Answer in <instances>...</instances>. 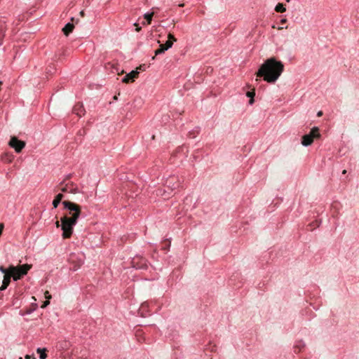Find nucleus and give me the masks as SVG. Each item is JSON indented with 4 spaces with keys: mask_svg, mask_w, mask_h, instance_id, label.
Returning <instances> with one entry per match:
<instances>
[{
    "mask_svg": "<svg viewBox=\"0 0 359 359\" xmlns=\"http://www.w3.org/2000/svg\"><path fill=\"white\" fill-rule=\"evenodd\" d=\"M168 41H171L173 43L174 41H176L177 39H176V38L172 34H168Z\"/></svg>",
    "mask_w": 359,
    "mask_h": 359,
    "instance_id": "23",
    "label": "nucleus"
},
{
    "mask_svg": "<svg viewBox=\"0 0 359 359\" xmlns=\"http://www.w3.org/2000/svg\"><path fill=\"white\" fill-rule=\"evenodd\" d=\"M143 67L142 65H140L138 68H137V69H136V70H137V69L142 70V69H143V67Z\"/></svg>",
    "mask_w": 359,
    "mask_h": 359,
    "instance_id": "35",
    "label": "nucleus"
},
{
    "mask_svg": "<svg viewBox=\"0 0 359 359\" xmlns=\"http://www.w3.org/2000/svg\"><path fill=\"white\" fill-rule=\"evenodd\" d=\"M44 297L46 299V300H50L51 299V295L50 294L48 291L45 292Z\"/></svg>",
    "mask_w": 359,
    "mask_h": 359,
    "instance_id": "25",
    "label": "nucleus"
},
{
    "mask_svg": "<svg viewBox=\"0 0 359 359\" xmlns=\"http://www.w3.org/2000/svg\"><path fill=\"white\" fill-rule=\"evenodd\" d=\"M139 72L137 70H133L129 74H126L123 79L122 81L125 83L133 82L136 78L138 77Z\"/></svg>",
    "mask_w": 359,
    "mask_h": 359,
    "instance_id": "11",
    "label": "nucleus"
},
{
    "mask_svg": "<svg viewBox=\"0 0 359 359\" xmlns=\"http://www.w3.org/2000/svg\"><path fill=\"white\" fill-rule=\"evenodd\" d=\"M73 113L80 117L84 115L85 109L83 104L80 102L76 104L73 107Z\"/></svg>",
    "mask_w": 359,
    "mask_h": 359,
    "instance_id": "12",
    "label": "nucleus"
},
{
    "mask_svg": "<svg viewBox=\"0 0 359 359\" xmlns=\"http://www.w3.org/2000/svg\"><path fill=\"white\" fill-rule=\"evenodd\" d=\"M246 95L248 97H250V100H249V103L250 104H252L254 103V96L255 95V90H252V91H248L247 93H246Z\"/></svg>",
    "mask_w": 359,
    "mask_h": 359,
    "instance_id": "20",
    "label": "nucleus"
},
{
    "mask_svg": "<svg viewBox=\"0 0 359 359\" xmlns=\"http://www.w3.org/2000/svg\"><path fill=\"white\" fill-rule=\"evenodd\" d=\"M49 304H50V301H49V300H46V301L43 303V304H42V306H41V308H45V307H46Z\"/></svg>",
    "mask_w": 359,
    "mask_h": 359,
    "instance_id": "26",
    "label": "nucleus"
},
{
    "mask_svg": "<svg viewBox=\"0 0 359 359\" xmlns=\"http://www.w3.org/2000/svg\"><path fill=\"white\" fill-rule=\"evenodd\" d=\"M19 359H22V358H20Z\"/></svg>",
    "mask_w": 359,
    "mask_h": 359,
    "instance_id": "40",
    "label": "nucleus"
},
{
    "mask_svg": "<svg viewBox=\"0 0 359 359\" xmlns=\"http://www.w3.org/2000/svg\"><path fill=\"white\" fill-rule=\"evenodd\" d=\"M179 6H180V7H183V6H184V4H180L179 5Z\"/></svg>",
    "mask_w": 359,
    "mask_h": 359,
    "instance_id": "37",
    "label": "nucleus"
},
{
    "mask_svg": "<svg viewBox=\"0 0 359 359\" xmlns=\"http://www.w3.org/2000/svg\"><path fill=\"white\" fill-rule=\"evenodd\" d=\"M69 261L72 265L73 270L76 271L83 264V255L82 254L76 255L75 253H72L69 255Z\"/></svg>",
    "mask_w": 359,
    "mask_h": 359,
    "instance_id": "5",
    "label": "nucleus"
},
{
    "mask_svg": "<svg viewBox=\"0 0 359 359\" xmlns=\"http://www.w3.org/2000/svg\"><path fill=\"white\" fill-rule=\"evenodd\" d=\"M343 174H346V170H344L343 172H342Z\"/></svg>",
    "mask_w": 359,
    "mask_h": 359,
    "instance_id": "38",
    "label": "nucleus"
},
{
    "mask_svg": "<svg viewBox=\"0 0 359 359\" xmlns=\"http://www.w3.org/2000/svg\"><path fill=\"white\" fill-rule=\"evenodd\" d=\"M134 25L136 27V31L140 32L141 30V27L139 26L137 23H135Z\"/></svg>",
    "mask_w": 359,
    "mask_h": 359,
    "instance_id": "27",
    "label": "nucleus"
},
{
    "mask_svg": "<svg viewBox=\"0 0 359 359\" xmlns=\"http://www.w3.org/2000/svg\"><path fill=\"white\" fill-rule=\"evenodd\" d=\"M15 272H16L15 266H9V273H6L4 276V280L1 286L0 287V290L3 291L7 288L11 283V278L13 277L14 278Z\"/></svg>",
    "mask_w": 359,
    "mask_h": 359,
    "instance_id": "6",
    "label": "nucleus"
},
{
    "mask_svg": "<svg viewBox=\"0 0 359 359\" xmlns=\"http://www.w3.org/2000/svg\"><path fill=\"white\" fill-rule=\"evenodd\" d=\"M3 160L7 163H11L13 160V156L12 155H10V154H5L3 157H2Z\"/></svg>",
    "mask_w": 359,
    "mask_h": 359,
    "instance_id": "21",
    "label": "nucleus"
},
{
    "mask_svg": "<svg viewBox=\"0 0 359 359\" xmlns=\"http://www.w3.org/2000/svg\"><path fill=\"white\" fill-rule=\"evenodd\" d=\"M275 11L277 13H284L286 11V8L283 4L278 3L275 7Z\"/></svg>",
    "mask_w": 359,
    "mask_h": 359,
    "instance_id": "19",
    "label": "nucleus"
},
{
    "mask_svg": "<svg viewBox=\"0 0 359 359\" xmlns=\"http://www.w3.org/2000/svg\"><path fill=\"white\" fill-rule=\"evenodd\" d=\"M9 145L13 148L17 153H20L25 148V142L18 140L16 137H12L10 140Z\"/></svg>",
    "mask_w": 359,
    "mask_h": 359,
    "instance_id": "7",
    "label": "nucleus"
},
{
    "mask_svg": "<svg viewBox=\"0 0 359 359\" xmlns=\"http://www.w3.org/2000/svg\"><path fill=\"white\" fill-rule=\"evenodd\" d=\"M286 22H287V19L283 18L280 20V24H285V23H286Z\"/></svg>",
    "mask_w": 359,
    "mask_h": 359,
    "instance_id": "30",
    "label": "nucleus"
},
{
    "mask_svg": "<svg viewBox=\"0 0 359 359\" xmlns=\"http://www.w3.org/2000/svg\"><path fill=\"white\" fill-rule=\"evenodd\" d=\"M172 46V41H167L165 43L161 44L160 48L155 50V55L152 57V60L155 59V56L163 53L165 50L171 48Z\"/></svg>",
    "mask_w": 359,
    "mask_h": 359,
    "instance_id": "10",
    "label": "nucleus"
},
{
    "mask_svg": "<svg viewBox=\"0 0 359 359\" xmlns=\"http://www.w3.org/2000/svg\"><path fill=\"white\" fill-rule=\"evenodd\" d=\"M25 358V359H31V358L36 359L34 356H31L29 355H26Z\"/></svg>",
    "mask_w": 359,
    "mask_h": 359,
    "instance_id": "29",
    "label": "nucleus"
},
{
    "mask_svg": "<svg viewBox=\"0 0 359 359\" xmlns=\"http://www.w3.org/2000/svg\"><path fill=\"white\" fill-rule=\"evenodd\" d=\"M320 137L319 128L318 127H313L309 134L304 135L302 137V144L305 147H308L313 142L314 138H319Z\"/></svg>",
    "mask_w": 359,
    "mask_h": 359,
    "instance_id": "4",
    "label": "nucleus"
},
{
    "mask_svg": "<svg viewBox=\"0 0 359 359\" xmlns=\"http://www.w3.org/2000/svg\"><path fill=\"white\" fill-rule=\"evenodd\" d=\"M71 175L67 176L57 187V190L61 191L64 193L69 194H77L79 193L78 186L71 182L70 180Z\"/></svg>",
    "mask_w": 359,
    "mask_h": 359,
    "instance_id": "3",
    "label": "nucleus"
},
{
    "mask_svg": "<svg viewBox=\"0 0 359 359\" xmlns=\"http://www.w3.org/2000/svg\"><path fill=\"white\" fill-rule=\"evenodd\" d=\"M305 344L302 341H299L294 346V351L296 353H298L302 351V350L304 348Z\"/></svg>",
    "mask_w": 359,
    "mask_h": 359,
    "instance_id": "15",
    "label": "nucleus"
},
{
    "mask_svg": "<svg viewBox=\"0 0 359 359\" xmlns=\"http://www.w3.org/2000/svg\"><path fill=\"white\" fill-rule=\"evenodd\" d=\"M64 198V196L62 194H58L54 198L53 201V205L55 208H56L60 203L62 201V198Z\"/></svg>",
    "mask_w": 359,
    "mask_h": 359,
    "instance_id": "16",
    "label": "nucleus"
},
{
    "mask_svg": "<svg viewBox=\"0 0 359 359\" xmlns=\"http://www.w3.org/2000/svg\"><path fill=\"white\" fill-rule=\"evenodd\" d=\"M284 71V65L276 57H270L260 66L256 73L257 77H263L268 83H273L280 76Z\"/></svg>",
    "mask_w": 359,
    "mask_h": 359,
    "instance_id": "2",
    "label": "nucleus"
},
{
    "mask_svg": "<svg viewBox=\"0 0 359 359\" xmlns=\"http://www.w3.org/2000/svg\"><path fill=\"white\" fill-rule=\"evenodd\" d=\"M311 228V230H313V229H315L316 226H319V223L318 222H315L314 223H311L309 224Z\"/></svg>",
    "mask_w": 359,
    "mask_h": 359,
    "instance_id": "24",
    "label": "nucleus"
},
{
    "mask_svg": "<svg viewBox=\"0 0 359 359\" xmlns=\"http://www.w3.org/2000/svg\"><path fill=\"white\" fill-rule=\"evenodd\" d=\"M0 271H1L5 275L6 273H9V268L6 269L3 266H0Z\"/></svg>",
    "mask_w": 359,
    "mask_h": 359,
    "instance_id": "22",
    "label": "nucleus"
},
{
    "mask_svg": "<svg viewBox=\"0 0 359 359\" xmlns=\"http://www.w3.org/2000/svg\"><path fill=\"white\" fill-rule=\"evenodd\" d=\"M147 306V303H144V304H142L141 308L143 309Z\"/></svg>",
    "mask_w": 359,
    "mask_h": 359,
    "instance_id": "34",
    "label": "nucleus"
},
{
    "mask_svg": "<svg viewBox=\"0 0 359 359\" xmlns=\"http://www.w3.org/2000/svg\"><path fill=\"white\" fill-rule=\"evenodd\" d=\"M62 205L68 212L61 217L60 222L59 221L55 222V226L57 228L61 226L62 238L66 239L69 238L72 235L73 228L81 214V208L79 205L69 201H62Z\"/></svg>",
    "mask_w": 359,
    "mask_h": 359,
    "instance_id": "1",
    "label": "nucleus"
},
{
    "mask_svg": "<svg viewBox=\"0 0 359 359\" xmlns=\"http://www.w3.org/2000/svg\"><path fill=\"white\" fill-rule=\"evenodd\" d=\"M322 115H323V111H318V114H317V116L318 117L321 116Z\"/></svg>",
    "mask_w": 359,
    "mask_h": 359,
    "instance_id": "33",
    "label": "nucleus"
},
{
    "mask_svg": "<svg viewBox=\"0 0 359 359\" xmlns=\"http://www.w3.org/2000/svg\"><path fill=\"white\" fill-rule=\"evenodd\" d=\"M180 183L177 177L172 176L168 178L165 183V187L171 191L179 187Z\"/></svg>",
    "mask_w": 359,
    "mask_h": 359,
    "instance_id": "9",
    "label": "nucleus"
},
{
    "mask_svg": "<svg viewBox=\"0 0 359 359\" xmlns=\"http://www.w3.org/2000/svg\"><path fill=\"white\" fill-rule=\"evenodd\" d=\"M46 351H47L46 348H38L36 349V352L40 354V359H46V358H47Z\"/></svg>",
    "mask_w": 359,
    "mask_h": 359,
    "instance_id": "18",
    "label": "nucleus"
},
{
    "mask_svg": "<svg viewBox=\"0 0 359 359\" xmlns=\"http://www.w3.org/2000/svg\"><path fill=\"white\" fill-rule=\"evenodd\" d=\"M153 15H154V13L144 14V19L146 20V21L143 22L142 24L144 25H150L151 22V20H152Z\"/></svg>",
    "mask_w": 359,
    "mask_h": 359,
    "instance_id": "17",
    "label": "nucleus"
},
{
    "mask_svg": "<svg viewBox=\"0 0 359 359\" xmlns=\"http://www.w3.org/2000/svg\"><path fill=\"white\" fill-rule=\"evenodd\" d=\"M74 28V25L72 23L69 22L62 28V32L65 36H68L72 32Z\"/></svg>",
    "mask_w": 359,
    "mask_h": 359,
    "instance_id": "14",
    "label": "nucleus"
},
{
    "mask_svg": "<svg viewBox=\"0 0 359 359\" xmlns=\"http://www.w3.org/2000/svg\"><path fill=\"white\" fill-rule=\"evenodd\" d=\"M114 100H117V96H116V95H115V96L114 97Z\"/></svg>",
    "mask_w": 359,
    "mask_h": 359,
    "instance_id": "39",
    "label": "nucleus"
},
{
    "mask_svg": "<svg viewBox=\"0 0 359 359\" xmlns=\"http://www.w3.org/2000/svg\"><path fill=\"white\" fill-rule=\"evenodd\" d=\"M189 136H190L191 137H193V138H194V137H196V135H195V133H189Z\"/></svg>",
    "mask_w": 359,
    "mask_h": 359,
    "instance_id": "31",
    "label": "nucleus"
},
{
    "mask_svg": "<svg viewBox=\"0 0 359 359\" xmlns=\"http://www.w3.org/2000/svg\"><path fill=\"white\" fill-rule=\"evenodd\" d=\"M172 191L164 187V189H158L156 191V195L163 197L164 199L168 198Z\"/></svg>",
    "mask_w": 359,
    "mask_h": 359,
    "instance_id": "13",
    "label": "nucleus"
},
{
    "mask_svg": "<svg viewBox=\"0 0 359 359\" xmlns=\"http://www.w3.org/2000/svg\"><path fill=\"white\" fill-rule=\"evenodd\" d=\"M4 228V224H3V223H1V224H0V236H1V233H2V231H3Z\"/></svg>",
    "mask_w": 359,
    "mask_h": 359,
    "instance_id": "28",
    "label": "nucleus"
},
{
    "mask_svg": "<svg viewBox=\"0 0 359 359\" xmlns=\"http://www.w3.org/2000/svg\"><path fill=\"white\" fill-rule=\"evenodd\" d=\"M79 15L81 16V17H84L85 16V13L83 11H81L79 13Z\"/></svg>",
    "mask_w": 359,
    "mask_h": 359,
    "instance_id": "32",
    "label": "nucleus"
},
{
    "mask_svg": "<svg viewBox=\"0 0 359 359\" xmlns=\"http://www.w3.org/2000/svg\"><path fill=\"white\" fill-rule=\"evenodd\" d=\"M30 269L31 265L29 264H23L19 267L15 266L16 272H15L14 280L20 279L22 276L27 274Z\"/></svg>",
    "mask_w": 359,
    "mask_h": 359,
    "instance_id": "8",
    "label": "nucleus"
},
{
    "mask_svg": "<svg viewBox=\"0 0 359 359\" xmlns=\"http://www.w3.org/2000/svg\"><path fill=\"white\" fill-rule=\"evenodd\" d=\"M283 29V27H278V30H280V29Z\"/></svg>",
    "mask_w": 359,
    "mask_h": 359,
    "instance_id": "36",
    "label": "nucleus"
}]
</instances>
